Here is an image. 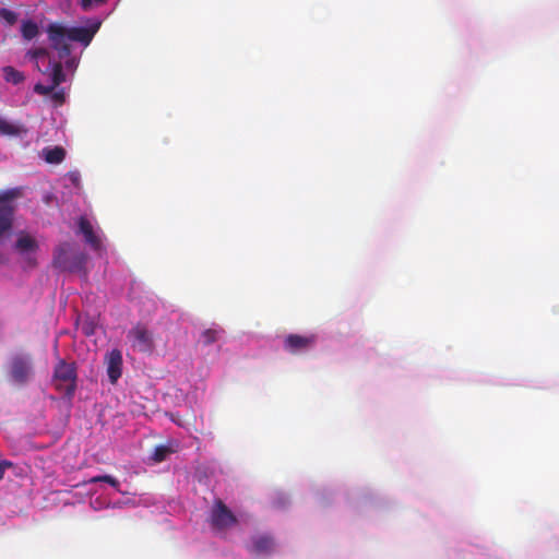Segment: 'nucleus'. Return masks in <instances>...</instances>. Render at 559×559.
<instances>
[{
    "label": "nucleus",
    "instance_id": "39448f33",
    "mask_svg": "<svg viewBox=\"0 0 559 559\" xmlns=\"http://www.w3.org/2000/svg\"><path fill=\"white\" fill-rule=\"evenodd\" d=\"M70 245L68 242L62 243L56 251L53 258V264L62 271L71 273H79L86 276V262L87 255L83 252L74 253L69 255Z\"/></svg>",
    "mask_w": 559,
    "mask_h": 559
},
{
    "label": "nucleus",
    "instance_id": "1a4fd4ad",
    "mask_svg": "<svg viewBox=\"0 0 559 559\" xmlns=\"http://www.w3.org/2000/svg\"><path fill=\"white\" fill-rule=\"evenodd\" d=\"M109 381L115 384L122 374V354L119 349H112L105 357Z\"/></svg>",
    "mask_w": 559,
    "mask_h": 559
},
{
    "label": "nucleus",
    "instance_id": "4468645a",
    "mask_svg": "<svg viewBox=\"0 0 559 559\" xmlns=\"http://www.w3.org/2000/svg\"><path fill=\"white\" fill-rule=\"evenodd\" d=\"M12 228V209L9 206H0V238L9 233Z\"/></svg>",
    "mask_w": 559,
    "mask_h": 559
},
{
    "label": "nucleus",
    "instance_id": "a211bd4d",
    "mask_svg": "<svg viewBox=\"0 0 559 559\" xmlns=\"http://www.w3.org/2000/svg\"><path fill=\"white\" fill-rule=\"evenodd\" d=\"M20 197V189H9L0 192V206H9L12 209V217L14 216V206L10 203L12 200Z\"/></svg>",
    "mask_w": 559,
    "mask_h": 559
},
{
    "label": "nucleus",
    "instance_id": "ddd939ff",
    "mask_svg": "<svg viewBox=\"0 0 559 559\" xmlns=\"http://www.w3.org/2000/svg\"><path fill=\"white\" fill-rule=\"evenodd\" d=\"M14 247L16 251H19L20 253H25L29 251H35L38 246L36 240L32 236L22 233L19 236Z\"/></svg>",
    "mask_w": 559,
    "mask_h": 559
},
{
    "label": "nucleus",
    "instance_id": "20e7f679",
    "mask_svg": "<svg viewBox=\"0 0 559 559\" xmlns=\"http://www.w3.org/2000/svg\"><path fill=\"white\" fill-rule=\"evenodd\" d=\"M55 388L71 399L76 390V367L74 362L61 359L53 371Z\"/></svg>",
    "mask_w": 559,
    "mask_h": 559
},
{
    "label": "nucleus",
    "instance_id": "f3484780",
    "mask_svg": "<svg viewBox=\"0 0 559 559\" xmlns=\"http://www.w3.org/2000/svg\"><path fill=\"white\" fill-rule=\"evenodd\" d=\"M224 334V330L221 326L210 328L204 330L201 334L202 343L207 346L218 341Z\"/></svg>",
    "mask_w": 559,
    "mask_h": 559
},
{
    "label": "nucleus",
    "instance_id": "412c9836",
    "mask_svg": "<svg viewBox=\"0 0 559 559\" xmlns=\"http://www.w3.org/2000/svg\"><path fill=\"white\" fill-rule=\"evenodd\" d=\"M20 133L19 127L10 123L9 121L0 118V134L2 135H17Z\"/></svg>",
    "mask_w": 559,
    "mask_h": 559
},
{
    "label": "nucleus",
    "instance_id": "a878e982",
    "mask_svg": "<svg viewBox=\"0 0 559 559\" xmlns=\"http://www.w3.org/2000/svg\"><path fill=\"white\" fill-rule=\"evenodd\" d=\"M73 64H74V60H73V59H68V60H66V66H67L68 68L73 67Z\"/></svg>",
    "mask_w": 559,
    "mask_h": 559
},
{
    "label": "nucleus",
    "instance_id": "b1692460",
    "mask_svg": "<svg viewBox=\"0 0 559 559\" xmlns=\"http://www.w3.org/2000/svg\"><path fill=\"white\" fill-rule=\"evenodd\" d=\"M12 462L7 460H0V481L3 479L5 469L12 467Z\"/></svg>",
    "mask_w": 559,
    "mask_h": 559
},
{
    "label": "nucleus",
    "instance_id": "5701e85b",
    "mask_svg": "<svg viewBox=\"0 0 559 559\" xmlns=\"http://www.w3.org/2000/svg\"><path fill=\"white\" fill-rule=\"evenodd\" d=\"M50 94H51V98L56 103L62 104L64 102V92H63V90L56 91V88H55Z\"/></svg>",
    "mask_w": 559,
    "mask_h": 559
},
{
    "label": "nucleus",
    "instance_id": "7ed1b4c3",
    "mask_svg": "<svg viewBox=\"0 0 559 559\" xmlns=\"http://www.w3.org/2000/svg\"><path fill=\"white\" fill-rule=\"evenodd\" d=\"M10 381L19 386L26 385L35 376L33 357L28 353H16L8 364Z\"/></svg>",
    "mask_w": 559,
    "mask_h": 559
},
{
    "label": "nucleus",
    "instance_id": "6e6552de",
    "mask_svg": "<svg viewBox=\"0 0 559 559\" xmlns=\"http://www.w3.org/2000/svg\"><path fill=\"white\" fill-rule=\"evenodd\" d=\"M317 343L314 334H289L284 340V348L290 354H299L312 348Z\"/></svg>",
    "mask_w": 559,
    "mask_h": 559
},
{
    "label": "nucleus",
    "instance_id": "2eb2a0df",
    "mask_svg": "<svg viewBox=\"0 0 559 559\" xmlns=\"http://www.w3.org/2000/svg\"><path fill=\"white\" fill-rule=\"evenodd\" d=\"M3 79L8 83H12L14 85H19L25 81V75L23 72L16 70L11 66H7L2 68Z\"/></svg>",
    "mask_w": 559,
    "mask_h": 559
},
{
    "label": "nucleus",
    "instance_id": "0eeeda50",
    "mask_svg": "<svg viewBox=\"0 0 559 559\" xmlns=\"http://www.w3.org/2000/svg\"><path fill=\"white\" fill-rule=\"evenodd\" d=\"M211 525L213 528L222 531L237 523L234 513L222 500H216L211 511Z\"/></svg>",
    "mask_w": 559,
    "mask_h": 559
},
{
    "label": "nucleus",
    "instance_id": "9b49d317",
    "mask_svg": "<svg viewBox=\"0 0 559 559\" xmlns=\"http://www.w3.org/2000/svg\"><path fill=\"white\" fill-rule=\"evenodd\" d=\"M275 547L274 540L269 535H258L252 538L251 551L257 555H270Z\"/></svg>",
    "mask_w": 559,
    "mask_h": 559
},
{
    "label": "nucleus",
    "instance_id": "aec40b11",
    "mask_svg": "<svg viewBox=\"0 0 559 559\" xmlns=\"http://www.w3.org/2000/svg\"><path fill=\"white\" fill-rule=\"evenodd\" d=\"M17 17L19 15L16 12L7 8L0 9V20L3 21L9 26H13L17 22Z\"/></svg>",
    "mask_w": 559,
    "mask_h": 559
},
{
    "label": "nucleus",
    "instance_id": "dca6fc26",
    "mask_svg": "<svg viewBox=\"0 0 559 559\" xmlns=\"http://www.w3.org/2000/svg\"><path fill=\"white\" fill-rule=\"evenodd\" d=\"M21 34L25 40H32L38 36L39 27L34 21L25 20L21 25Z\"/></svg>",
    "mask_w": 559,
    "mask_h": 559
},
{
    "label": "nucleus",
    "instance_id": "f8f14e48",
    "mask_svg": "<svg viewBox=\"0 0 559 559\" xmlns=\"http://www.w3.org/2000/svg\"><path fill=\"white\" fill-rule=\"evenodd\" d=\"M43 156L48 164H60L66 158V150L61 146L46 147Z\"/></svg>",
    "mask_w": 559,
    "mask_h": 559
},
{
    "label": "nucleus",
    "instance_id": "4be33fe9",
    "mask_svg": "<svg viewBox=\"0 0 559 559\" xmlns=\"http://www.w3.org/2000/svg\"><path fill=\"white\" fill-rule=\"evenodd\" d=\"M100 481L109 484L111 487H114L115 489H117V491L120 492L119 481L114 476H111V475H99V476H95V477H93L91 479V483H100Z\"/></svg>",
    "mask_w": 559,
    "mask_h": 559
},
{
    "label": "nucleus",
    "instance_id": "6ab92c4d",
    "mask_svg": "<svg viewBox=\"0 0 559 559\" xmlns=\"http://www.w3.org/2000/svg\"><path fill=\"white\" fill-rule=\"evenodd\" d=\"M173 450L167 445H157L152 454V460L156 463H160L167 459Z\"/></svg>",
    "mask_w": 559,
    "mask_h": 559
},
{
    "label": "nucleus",
    "instance_id": "9d476101",
    "mask_svg": "<svg viewBox=\"0 0 559 559\" xmlns=\"http://www.w3.org/2000/svg\"><path fill=\"white\" fill-rule=\"evenodd\" d=\"M79 228L83 234L85 241L94 249L99 250L102 241L99 237L94 233L93 226L90 221L85 217L79 219Z\"/></svg>",
    "mask_w": 559,
    "mask_h": 559
},
{
    "label": "nucleus",
    "instance_id": "f03ea898",
    "mask_svg": "<svg viewBox=\"0 0 559 559\" xmlns=\"http://www.w3.org/2000/svg\"><path fill=\"white\" fill-rule=\"evenodd\" d=\"M35 50L39 62L47 59V66L40 70V72L44 75L49 76L51 84L44 85L41 83H37L34 86V92L38 95L47 96L50 95L55 88H57L61 83L66 81V74L63 72L62 63L57 61L47 48L37 47Z\"/></svg>",
    "mask_w": 559,
    "mask_h": 559
},
{
    "label": "nucleus",
    "instance_id": "423d86ee",
    "mask_svg": "<svg viewBox=\"0 0 559 559\" xmlns=\"http://www.w3.org/2000/svg\"><path fill=\"white\" fill-rule=\"evenodd\" d=\"M134 350L140 353H152L154 349V340L152 333L142 324L133 326L127 335Z\"/></svg>",
    "mask_w": 559,
    "mask_h": 559
},
{
    "label": "nucleus",
    "instance_id": "f257e3e1",
    "mask_svg": "<svg viewBox=\"0 0 559 559\" xmlns=\"http://www.w3.org/2000/svg\"><path fill=\"white\" fill-rule=\"evenodd\" d=\"M98 24L95 27H66L58 23H51L47 27L48 39L53 50L58 52V61L68 58L71 53L70 41H78L87 46L95 33L97 32Z\"/></svg>",
    "mask_w": 559,
    "mask_h": 559
},
{
    "label": "nucleus",
    "instance_id": "393cba45",
    "mask_svg": "<svg viewBox=\"0 0 559 559\" xmlns=\"http://www.w3.org/2000/svg\"><path fill=\"white\" fill-rule=\"evenodd\" d=\"M26 57L29 58L31 60L35 61L36 62V67L37 69L40 71L43 70L39 66V60H38V56L36 53V50L35 48L34 49H29L27 52H26Z\"/></svg>",
    "mask_w": 559,
    "mask_h": 559
}]
</instances>
